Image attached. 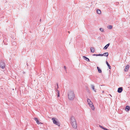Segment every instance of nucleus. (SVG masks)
Returning <instances> with one entry per match:
<instances>
[{"mask_svg":"<svg viewBox=\"0 0 130 130\" xmlns=\"http://www.w3.org/2000/svg\"><path fill=\"white\" fill-rule=\"evenodd\" d=\"M70 123L72 127L74 128H76L77 127V124L76 120L74 117L71 116L70 118Z\"/></svg>","mask_w":130,"mask_h":130,"instance_id":"f257e3e1","label":"nucleus"},{"mask_svg":"<svg viewBox=\"0 0 130 130\" xmlns=\"http://www.w3.org/2000/svg\"><path fill=\"white\" fill-rule=\"evenodd\" d=\"M68 97L69 99L70 100H73L75 97L73 92L72 91H70L68 94Z\"/></svg>","mask_w":130,"mask_h":130,"instance_id":"f03ea898","label":"nucleus"},{"mask_svg":"<svg viewBox=\"0 0 130 130\" xmlns=\"http://www.w3.org/2000/svg\"><path fill=\"white\" fill-rule=\"evenodd\" d=\"M87 102L90 107H91V109L92 110H94L95 107L93 104L91 102V100L89 99H87Z\"/></svg>","mask_w":130,"mask_h":130,"instance_id":"7ed1b4c3","label":"nucleus"},{"mask_svg":"<svg viewBox=\"0 0 130 130\" xmlns=\"http://www.w3.org/2000/svg\"><path fill=\"white\" fill-rule=\"evenodd\" d=\"M56 118H53L52 119V120L53 121V123L58 126L60 125V124L59 122L57 121L56 120Z\"/></svg>","mask_w":130,"mask_h":130,"instance_id":"20e7f679","label":"nucleus"},{"mask_svg":"<svg viewBox=\"0 0 130 130\" xmlns=\"http://www.w3.org/2000/svg\"><path fill=\"white\" fill-rule=\"evenodd\" d=\"M5 66L4 62H1L0 63V67L2 69H4L5 68Z\"/></svg>","mask_w":130,"mask_h":130,"instance_id":"39448f33","label":"nucleus"},{"mask_svg":"<svg viewBox=\"0 0 130 130\" xmlns=\"http://www.w3.org/2000/svg\"><path fill=\"white\" fill-rule=\"evenodd\" d=\"M129 65H127L125 67V68L124 69V71L125 72H127L129 68Z\"/></svg>","mask_w":130,"mask_h":130,"instance_id":"423d86ee","label":"nucleus"},{"mask_svg":"<svg viewBox=\"0 0 130 130\" xmlns=\"http://www.w3.org/2000/svg\"><path fill=\"white\" fill-rule=\"evenodd\" d=\"M34 119L35 120V121H36L37 123L38 124H42V123L40 122H39L38 120L36 118H34Z\"/></svg>","mask_w":130,"mask_h":130,"instance_id":"0eeeda50","label":"nucleus"},{"mask_svg":"<svg viewBox=\"0 0 130 130\" xmlns=\"http://www.w3.org/2000/svg\"><path fill=\"white\" fill-rule=\"evenodd\" d=\"M123 90L122 87H120L118 88V92L119 93H121Z\"/></svg>","mask_w":130,"mask_h":130,"instance_id":"6e6552de","label":"nucleus"},{"mask_svg":"<svg viewBox=\"0 0 130 130\" xmlns=\"http://www.w3.org/2000/svg\"><path fill=\"white\" fill-rule=\"evenodd\" d=\"M130 109V107L129 106H126L125 109V110L127 111H128Z\"/></svg>","mask_w":130,"mask_h":130,"instance_id":"1a4fd4ad","label":"nucleus"},{"mask_svg":"<svg viewBox=\"0 0 130 130\" xmlns=\"http://www.w3.org/2000/svg\"><path fill=\"white\" fill-rule=\"evenodd\" d=\"M109 44H110L109 43H108V44H107V45H106L104 47V48L103 49H104V50H106V49L107 47H108V46H109Z\"/></svg>","mask_w":130,"mask_h":130,"instance_id":"9d476101","label":"nucleus"},{"mask_svg":"<svg viewBox=\"0 0 130 130\" xmlns=\"http://www.w3.org/2000/svg\"><path fill=\"white\" fill-rule=\"evenodd\" d=\"M97 69L99 73H102V71L101 70L100 68L97 67Z\"/></svg>","mask_w":130,"mask_h":130,"instance_id":"9b49d317","label":"nucleus"},{"mask_svg":"<svg viewBox=\"0 0 130 130\" xmlns=\"http://www.w3.org/2000/svg\"><path fill=\"white\" fill-rule=\"evenodd\" d=\"M91 51L92 53H94V52L95 49L93 47H91L90 48Z\"/></svg>","mask_w":130,"mask_h":130,"instance_id":"f8f14e48","label":"nucleus"},{"mask_svg":"<svg viewBox=\"0 0 130 130\" xmlns=\"http://www.w3.org/2000/svg\"><path fill=\"white\" fill-rule=\"evenodd\" d=\"M108 55V53L107 52L105 53H104L103 55L104 56H107Z\"/></svg>","mask_w":130,"mask_h":130,"instance_id":"ddd939ff","label":"nucleus"},{"mask_svg":"<svg viewBox=\"0 0 130 130\" xmlns=\"http://www.w3.org/2000/svg\"><path fill=\"white\" fill-rule=\"evenodd\" d=\"M83 57L85 58L86 59V60H87V61L89 62L90 61V60L88 58L84 56H83Z\"/></svg>","mask_w":130,"mask_h":130,"instance_id":"4468645a","label":"nucleus"},{"mask_svg":"<svg viewBox=\"0 0 130 130\" xmlns=\"http://www.w3.org/2000/svg\"><path fill=\"white\" fill-rule=\"evenodd\" d=\"M106 62L107 66L109 67V68L110 69L111 68V67H110L109 64L108 63L107 61H106Z\"/></svg>","mask_w":130,"mask_h":130,"instance_id":"2eb2a0df","label":"nucleus"},{"mask_svg":"<svg viewBox=\"0 0 130 130\" xmlns=\"http://www.w3.org/2000/svg\"><path fill=\"white\" fill-rule=\"evenodd\" d=\"M112 26L111 25H109L107 26V28L108 29H111L112 28Z\"/></svg>","mask_w":130,"mask_h":130,"instance_id":"dca6fc26","label":"nucleus"},{"mask_svg":"<svg viewBox=\"0 0 130 130\" xmlns=\"http://www.w3.org/2000/svg\"><path fill=\"white\" fill-rule=\"evenodd\" d=\"M97 12L98 13L100 14L101 13V11L100 10H97Z\"/></svg>","mask_w":130,"mask_h":130,"instance_id":"f3484780","label":"nucleus"},{"mask_svg":"<svg viewBox=\"0 0 130 130\" xmlns=\"http://www.w3.org/2000/svg\"><path fill=\"white\" fill-rule=\"evenodd\" d=\"M91 87L92 89H93V90L94 91H96L94 90V86L93 85H92Z\"/></svg>","mask_w":130,"mask_h":130,"instance_id":"a211bd4d","label":"nucleus"},{"mask_svg":"<svg viewBox=\"0 0 130 130\" xmlns=\"http://www.w3.org/2000/svg\"><path fill=\"white\" fill-rule=\"evenodd\" d=\"M100 30L102 32H103L104 31V29L102 28H100Z\"/></svg>","mask_w":130,"mask_h":130,"instance_id":"6ab92c4d","label":"nucleus"},{"mask_svg":"<svg viewBox=\"0 0 130 130\" xmlns=\"http://www.w3.org/2000/svg\"><path fill=\"white\" fill-rule=\"evenodd\" d=\"M99 126L101 128H102V129H104V128H104V127H103L102 126H101V125H99Z\"/></svg>","mask_w":130,"mask_h":130,"instance_id":"aec40b11","label":"nucleus"},{"mask_svg":"<svg viewBox=\"0 0 130 130\" xmlns=\"http://www.w3.org/2000/svg\"><path fill=\"white\" fill-rule=\"evenodd\" d=\"M98 56H103V54H98Z\"/></svg>","mask_w":130,"mask_h":130,"instance_id":"412c9836","label":"nucleus"},{"mask_svg":"<svg viewBox=\"0 0 130 130\" xmlns=\"http://www.w3.org/2000/svg\"><path fill=\"white\" fill-rule=\"evenodd\" d=\"M104 130H109V129H106V128H104Z\"/></svg>","mask_w":130,"mask_h":130,"instance_id":"4be33fe9","label":"nucleus"},{"mask_svg":"<svg viewBox=\"0 0 130 130\" xmlns=\"http://www.w3.org/2000/svg\"><path fill=\"white\" fill-rule=\"evenodd\" d=\"M58 97H59V92L58 91Z\"/></svg>","mask_w":130,"mask_h":130,"instance_id":"5701e85b","label":"nucleus"},{"mask_svg":"<svg viewBox=\"0 0 130 130\" xmlns=\"http://www.w3.org/2000/svg\"><path fill=\"white\" fill-rule=\"evenodd\" d=\"M98 54H94V55H93L98 56Z\"/></svg>","mask_w":130,"mask_h":130,"instance_id":"b1692460","label":"nucleus"},{"mask_svg":"<svg viewBox=\"0 0 130 130\" xmlns=\"http://www.w3.org/2000/svg\"><path fill=\"white\" fill-rule=\"evenodd\" d=\"M64 69H66V67L65 66H64Z\"/></svg>","mask_w":130,"mask_h":130,"instance_id":"393cba45","label":"nucleus"},{"mask_svg":"<svg viewBox=\"0 0 130 130\" xmlns=\"http://www.w3.org/2000/svg\"><path fill=\"white\" fill-rule=\"evenodd\" d=\"M57 88L58 89V84H57Z\"/></svg>","mask_w":130,"mask_h":130,"instance_id":"a878e982","label":"nucleus"}]
</instances>
